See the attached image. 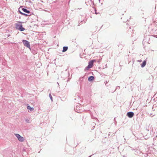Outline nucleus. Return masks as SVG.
I'll return each instance as SVG.
<instances>
[{
  "mask_svg": "<svg viewBox=\"0 0 157 157\" xmlns=\"http://www.w3.org/2000/svg\"><path fill=\"white\" fill-rule=\"evenodd\" d=\"M30 15H31V14L29 15V14H27L25 13H24V16L25 17H27V16H30Z\"/></svg>",
  "mask_w": 157,
  "mask_h": 157,
  "instance_id": "obj_14",
  "label": "nucleus"
},
{
  "mask_svg": "<svg viewBox=\"0 0 157 157\" xmlns=\"http://www.w3.org/2000/svg\"><path fill=\"white\" fill-rule=\"evenodd\" d=\"M91 155H90L88 157H90L91 156Z\"/></svg>",
  "mask_w": 157,
  "mask_h": 157,
  "instance_id": "obj_21",
  "label": "nucleus"
},
{
  "mask_svg": "<svg viewBox=\"0 0 157 157\" xmlns=\"http://www.w3.org/2000/svg\"><path fill=\"white\" fill-rule=\"evenodd\" d=\"M94 79V78L93 76H90L88 78V80L89 81H91L93 80Z\"/></svg>",
  "mask_w": 157,
  "mask_h": 157,
  "instance_id": "obj_9",
  "label": "nucleus"
},
{
  "mask_svg": "<svg viewBox=\"0 0 157 157\" xmlns=\"http://www.w3.org/2000/svg\"><path fill=\"white\" fill-rule=\"evenodd\" d=\"M119 88V89L120 88V86H117L116 88V89H117V88Z\"/></svg>",
  "mask_w": 157,
  "mask_h": 157,
  "instance_id": "obj_20",
  "label": "nucleus"
},
{
  "mask_svg": "<svg viewBox=\"0 0 157 157\" xmlns=\"http://www.w3.org/2000/svg\"><path fill=\"white\" fill-rule=\"evenodd\" d=\"M22 11L23 12H24L26 13H29V14L31 13L30 12L29 10L26 9L22 8Z\"/></svg>",
  "mask_w": 157,
  "mask_h": 157,
  "instance_id": "obj_7",
  "label": "nucleus"
},
{
  "mask_svg": "<svg viewBox=\"0 0 157 157\" xmlns=\"http://www.w3.org/2000/svg\"><path fill=\"white\" fill-rule=\"evenodd\" d=\"M81 105L79 104H78V105H76L75 109L76 110H80L81 108Z\"/></svg>",
  "mask_w": 157,
  "mask_h": 157,
  "instance_id": "obj_8",
  "label": "nucleus"
},
{
  "mask_svg": "<svg viewBox=\"0 0 157 157\" xmlns=\"http://www.w3.org/2000/svg\"><path fill=\"white\" fill-rule=\"evenodd\" d=\"M150 39L149 38V36H146L145 37H144V38L143 40V43H145V42H147L148 44H150V43H149L148 42V41H147V40H149Z\"/></svg>",
  "mask_w": 157,
  "mask_h": 157,
  "instance_id": "obj_6",
  "label": "nucleus"
},
{
  "mask_svg": "<svg viewBox=\"0 0 157 157\" xmlns=\"http://www.w3.org/2000/svg\"><path fill=\"white\" fill-rule=\"evenodd\" d=\"M15 135L19 141L22 142L24 140V138L18 134H15Z\"/></svg>",
  "mask_w": 157,
  "mask_h": 157,
  "instance_id": "obj_4",
  "label": "nucleus"
},
{
  "mask_svg": "<svg viewBox=\"0 0 157 157\" xmlns=\"http://www.w3.org/2000/svg\"><path fill=\"white\" fill-rule=\"evenodd\" d=\"M146 63V62L145 60H144L142 63L141 64V67H144Z\"/></svg>",
  "mask_w": 157,
  "mask_h": 157,
  "instance_id": "obj_10",
  "label": "nucleus"
},
{
  "mask_svg": "<svg viewBox=\"0 0 157 157\" xmlns=\"http://www.w3.org/2000/svg\"><path fill=\"white\" fill-rule=\"evenodd\" d=\"M24 13H23L22 12H21V14H22V15H24Z\"/></svg>",
  "mask_w": 157,
  "mask_h": 157,
  "instance_id": "obj_18",
  "label": "nucleus"
},
{
  "mask_svg": "<svg viewBox=\"0 0 157 157\" xmlns=\"http://www.w3.org/2000/svg\"><path fill=\"white\" fill-rule=\"evenodd\" d=\"M68 47L67 46H64L63 48V50L62 51V52H64L66 51L67 49H68Z\"/></svg>",
  "mask_w": 157,
  "mask_h": 157,
  "instance_id": "obj_11",
  "label": "nucleus"
},
{
  "mask_svg": "<svg viewBox=\"0 0 157 157\" xmlns=\"http://www.w3.org/2000/svg\"><path fill=\"white\" fill-rule=\"evenodd\" d=\"M127 115L130 118H132L134 115V113L132 112H129L127 113Z\"/></svg>",
  "mask_w": 157,
  "mask_h": 157,
  "instance_id": "obj_5",
  "label": "nucleus"
},
{
  "mask_svg": "<svg viewBox=\"0 0 157 157\" xmlns=\"http://www.w3.org/2000/svg\"><path fill=\"white\" fill-rule=\"evenodd\" d=\"M96 11H96V10L95 9V13L96 14H97L98 13H97Z\"/></svg>",
  "mask_w": 157,
  "mask_h": 157,
  "instance_id": "obj_17",
  "label": "nucleus"
},
{
  "mask_svg": "<svg viewBox=\"0 0 157 157\" xmlns=\"http://www.w3.org/2000/svg\"><path fill=\"white\" fill-rule=\"evenodd\" d=\"M83 79V77H80L79 79V80L80 81H82Z\"/></svg>",
  "mask_w": 157,
  "mask_h": 157,
  "instance_id": "obj_15",
  "label": "nucleus"
},
{
  "mask_svg": "<svg viewBox=\"0 0 157 157\" xmlns=\"http://www.w3.org/2000/svg\"><path fill=\"white\" fill-rule=\"evenodd\" d=\"M27 109L30 111H32L34 109V108L33 107H31L29 106H28L27 107Z\"/></svg>",
  "mask_w": 157,
  "mask_h": 157,
  "instance_id": "obj_12",
  "label": "nucleus"
},
{
  "mask_svg": "<svg viewBox=\"0 0 157 157\" xmlns=\"http://www.w3.org/2000/svg\"><path fill=\"white\" fill-rule=\"evenodd\" d=\"M22 42L25 46L30 49V44L28 41L25 40H22Z\"/></svg>",
  "mask_w": 157,
  "mask_h": 157,
  "instance_id": "obj_3",
  "label": "nucleus"
},
{
  "mask_svg": "<svg viewBox=\"0 0 157 157\" xmlns=\"http://www.w3.org/2000/svg\"><path fill=\"white\" fill-rule=\"evenodd\" d=\"M19 12L21 14V13L22 12L20 10H18Z\"/></svg>",
  "mask_w": 157,
  "mask_h": 157,
  "instance_id": "obj_19",
  "label": "nucleus"
},
{
  "mask_svg": "<svg viewBox=\"0 0 157 157\" xmlns=\"http://www.w3.org/2000/svg\"><path fill=\"white\" fill-rule=\"evenodd\" d=\"M114 120L115 121V118L114 119Z\"/></svg>",
  "mask_w": 157,
  "mask_h": 157,
  "instance_id": "obj_23",
  "label": "nucleus"
},
{
  "mask_svg": "<svg viewBox=\"0 0 157 157\" xmlns=\"http://www.w3.org/2000/svg\"><path fill=\"white\" fill-rule=\"evenodd\" d=\"M96 60H92L89 62L88 63V65L86 68L85 69L88 70L89 69L91 68L93 66V63Z\"/></svg>",
  "mask_w": 157,
  "mask_h": 157,
  "instance_id": "obj_2",
  "label": "nucleus"
},
{
  "mask_svg": "<svg viewBox=\"0 0 157 157\" xmlns=\"http://www.w3.org/2000/svg\"><path fill=\"white\" fill-rule=\"evenodd\" d=\"M49 97L51 100L52 101H53L52 97L51 95V94H49Z\"/></svg>",
  "mask_w": 157,
  "mask_h": 157,
  "instance_id": "obj_13",
  "label": "nucleus"
},
{
  "mask_svg": "<svg viewBox=\"0 0 157 157\" xmlns=\"http://www.w3.org/2000/svg\"><path fill=\"white\" fill-rule=\"evenodd\" d=\"M25 121L27 123H29V120H28V119H26V120H25Z\"/></svg>",
  "mask_w": 157,
  "mask_h": 157,
  "instance_id": "obj_16",
  "label": "nucleus"
},
{
  "mask_svg": "<svg viewBox=\"0 0 157 157\" xmlns=\"http://www.w3.org/2000/svg\"><path fill=\"white\" fill-rule=\"evenodd\" d=\"M22 22L19 21L18 22L16 23L15 25L16 26V28L17 29L21 31H23L25 30V29L22 27V25L21 24Z\"/></svg>",
  "mask_w": 157,
  "mask_h": 157,
  "instance_id": "obj_1",
  "label": "nucleus"
},
{
  "mask_svg": "<svg viewBox=\"0 0 157 157\" xmlns=\"http://www.w3.org/2000/svg\"><path fill=\"white\" fill-rule=\"evenodd\" d=\"M116 90V89H115V90L113 92H114Z\"/></svg>",
  "mask_w": 157,
  "mask_h": 157,
  "instance_id": "obj_22",
  "label": "nucleus"
}]
</instances>
